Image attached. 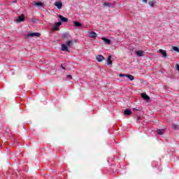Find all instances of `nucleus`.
I'll return each instance as SVG.
<instances>
[{"instance_id":"obj_1","label":"nucleus","mask_w":179,"mask_h":179,"mask_svg":"<svg viewBox=\"0 0 179 179\" xmlns=\"http://www.w3.org/2000/svg\"><path fill=\"white\" fill-rule=\"evenodd\" d=\"M61 24H62V22L61 21H59L58 22H55V25L52 27V30H54L55 31H57L58 30H59V26H61Z\"/></svg>"},{"instance_id":"obj_2","label":"nucleus","mask_w":179,"mask_h":179,"mask_svg":"<svg viewBox=\"0 0 179 179\" xmlns=\"http://www.w3.org/2000/svg\"><path fill=\"white\" fill-rule=\"evenodd\" d=\"M26 20V17L24 15H20L17 20H15L16 23H22V22H24Z\"/></svg>"},{"instance_id":"obj_3","label":"nucleus","mask_w":179,"mask_h":179,"mask_svg":"<svg viewBox=\"0 0 179 179\" xmlns=\"http://www.w3.org/2000/svg\"><path fill=\"white\" fill-rule=\"evenodd\" d=\"M41 34L38 32H32L27 34L28 37H40Z\"/></svg>"},{"instance_id":"obj_4","label":"nucleus","mask_w":179,"mask_h":179,"mask_svg":"<svg viewBox=\"0 0 179 179\" xmlns=\"http://www.w3.org/2000/svg\"><path fill=\"white\" fill-rule=\"evenodd\" d=\"M96 61H98V62H101L104 61V59H106L103 57V55H98L96 57Z\"/></svg>"},{"instance_id":"obj_5","label":"nucleus","mask_w":179,"mask_h":179,"mask_svg":"<svg viewBox=\"0 0 179 179\" xmlns=\"http://www.w3.org/2000/svg\"><path fill=\"white\" fill-rule=\"evenodd\" d=\"M103 8H107V6H108L109 8H114V6L113 5V3L110 2H104L103 3Z\"/></svg>"},{"instance_id":"obj_6","label":"nucleus","mask_w":179,"mask_h":179,"mask_svg":"<svg viewBox=\"0 0 179 179\" xmlns=\"http://www.w3.org/2000/svg\"><path fill=\"white\" fill-rule=\"evenodd\" d=\"M159 52H160V54H162V55L164 58H167V52H166V50L159 49Z\"/></svg>"},{"instance_id":"obj_7","label":"nucleus","mask_w":179,"mask_h":179,"mask_svg":"<svg viewBox=\"0 0 179 179\" xmlns=\"http://www.w3.org/2000/svg\"><path fill=\"white\" fill-rule=\"evenodd\" d=\"M55 6H56L57 9H61L62 8V2L61 1L55 2Z\"/></svg>"},{"instance_id":"obj_8","label":"nucleus","mask_w":179,"mask_h":179,"mask_svg":"<svg viewBox=\"0 0 179 179\" xmlns=\"http://www.w3.org/2000/svg\"><path fill=\"white\" fill-rule=\"evenodd\" d=\"M62 51H66L69 52V49H68V46L65 44H62Z\"/></svg>"},{"instance_id":"obj_9","label":"nucleus","mask_w":179,"mask_h":179,"mask_svg":"<svg viewBox=\"0 0 179 179\" xmlns=\"http://www.w3.org/2000/svg\"><path fill=\"white\" fill-rule=\"evenodd\" d=\"M59 19H60L61 22H68V18L62 16V15H59Z\"/></svg>"},{"instance_id":"obj_10","label":"nucleus","mask_w":179,"mask_h":179,"mask_svg":"<svg viewBox=\"0 0 179 179\" xmlns=\"http://www.w3.org/2000/svg\"><path fill=\"white\" fill-rule=\"evenodd\" d=\"M90 36L91 38H96V37H97V34L94 31H91Z\"/></svg>"},{"instance_id":"obj_11","label":"nucleus","mask_w":179,"mask_h":179,"mask_svg":"<svg viewBox=\"0 0 179 179\" xmlns=\"http://www.w3.org/2000/svg\"><path fill=\"white\" fill-rule=\"evenodd\" d=\"M66 45H67L69 48H71L73 46V41H68L66 42Z\"/></svg>"},{"instance_id":"obj_12","label":"nucleus","mask_w":179,"mask_h":179,"mask_svg":"<svg viewBox=\"0 0 179 179\" xmlns=\"http://www.w3.org/2000/svg\"><path fill=\"white\" fill-rule=\"evenodd\" d=\"M141 97H143V99L144 100H150V97H149V96H148V94H146L142 93L141 94Z\"/></svg>"},{"instance_id":"obj_13","label":"nucleus","mask_w":179,"mask_h":179,"mask_svg":"<svg viewBox=\"0 0 179 179\" xmlns=\"http://www.w3.org/2000/svg\"><path fill=\"white\" fill-rule=\"evenodd\" d=\"M157 134H158V135H163L164 134V129H157Z\"/></svg>"},{"instance_id":"obj_14","label":"nucleus","mask_w":179,"mask_h":179,"mask_svg":"<svg viewBox=\"0 0 179 179\" xmlns=\"http://www.w3.org/2000/svg\"><path fill=\"white\" fill-rule=\"evenodd\" d=\"M102 40L104 41L105 44L110 45L111 44V40L103 38Z\"/></svg>"},{"instance_id":"obj_15","label":"nucleus","mask_w":179,"mask_h":179,"mask_svg":"<svg viewBox=\"0 0 179 179\" xmlns=\"http://www.w3.org/2000/svg\"><path fill=\"white\" fill-rule=\"evenodd\" d=\"M124 115H131L132 114V111L131 110H125L124 112Z\"/></svg>"},{"instance_id":"obj_16","label":"nucleus","mask_w":179,"mask_h":179,"mask_svg":"<svg viewBox=\"0 0 179 179\" xmlns=\"http://www.w3.org/2000/svg\"><path fill=\"white\" fill-rule=\"evenodd\" d=\"M73 23L76 27H80L82 26V24L78 21H74Z\"/></svg>"},{"instance_id":"obj_17","label":"nucleus","mask_w":179,"mask_h":179,"mask_svg":"<svg viewBox=\"0 0 179 179\" xmlns=\"http://www.w3.org/2000/svg\"><path fill=\"white\" fill-rule=\"evenodd\" d=\"M136 54L138 55V57H143V51L138 50L136 52Z\"/></svg>"},{"instance_id":"obj_18","label":"nucleus","mask_w":179,"mask_h":179,"mask_svg":"<svg viewBox=\"0 0 179 179\" xmlns=\"http://www.w3.org/2000/svg\"><path fill=\"white\" fill-rule=\"evenodd\" d=\"M113 64V60H111V56H108L107 60V65H111Z\"/></svg>"},{"instance_id":"obj_19","label":"nucleus","mask_w":179,"mask_h":179,"mask_svg":"<svg viewBox=\"0 0 179 179\" xmlns=\"http://www.w3.org/2000/svg\"><path fill=\"white\" fill-rule=\"evenodd\" d=\"M35 6H44V3L41 2V1H38V2H36L34 3Z\"/></svg>"},{"instance_id":"obj_20","label":"nucleus","mask_w":179,"mask_h":179,"mask_svg":"<svg viewBox=\"0 0 179 179\" xmlns=\"http://www.w3.org/2000/svg\"><path fill=\"white\" fill-rule=\"evenodd\" d=\"M126 78H128L130 80H134L135 79L134 76L130 74H126Z\"/></svg>"},{"instance_id":"obj_21","label":"nucleus","mask_w":179,"mask_h":179,"mask_svg":"<svg viewBox=\"0 0 179 179\" xmlns=\"http://www.w3.org/2000/svg\"><path fill=\"white\" fill-rule=\"evenodd\" d=\"M148 5H150V6H151L152 8H153V6H155V0H151L148 2Z\"/></svg>"},{"instance_id":"obj_22","label":"nucleus","mask_w":179,"mask_h":179,"mask_svg":"<svg viewBox=\"0 0 179 179\" xmlns=\"http://www.w3.org/2000/svg\"><path fill=\"white\" fill-rule=\"evenodd\" d=\"M173 50L176 51V52H179V48H177L176 46L173 47Z\"/></svg>"},{"instance_id":"obj_23","label":"nucleus","mask_w":179,"mask_h":179,"mask_svg":"<svg viewBox=\"0 0 179 179\" xmlns=\"http://www.w3.org/2000/svg\"><path fill=\"white\" fill-rule=\"evenodd\" d=\"M120 78H124V76L127 77V74H122V73H120L119 75Z\"/></svg>"},{"instance_id":"obj_24","label":"nucleus","mask_w":179,"mask_h":179,"mask_svg":"<svg viewBox=\"0 0 179 179\" xmlns=\"http://www.w3.org/2000/svg\"><path fill=\"white\" fill-rule=\"evenodd\" d=\"M66 78H68L69 79H73V77L71 75H67Z\"/></svg>"},{"instance_id":"obj_25","label":"nucleus","mask_w":179,"mask_h":179,"mask_svg":"<svg viewBox=\"0 0 179 179\" xmlns=\"http://www.w3.org/2000/svg\"><path fill=\"white\" fill-rule=\"evenodd\" d=\"M143 2H145V3H148V0H142Z\"/></svg>"},{"instance_id":"obj_26","label":"nucleus","mask_w":179,"mask_h":179,"mask_svg":"<svg viewBox=\"0 0 179 179\" xmlns=\"http://www.w3.org/2000/svg\"><path fill=\"white\" fill-rule=\"evenodd\" d=\"M61 68H62V69H65V67H64V64H61Z\"/></svg>"},{"instance_id":"obj_27","label":"nucleus","mask_w":179,"mask_h":179,"mask_svg":"<svg viewBox=\"0 0 179 179\" xmlns=\"http://www.w3.org/2000/svg\"><path fill=\"white\" fill-rule=\"evenodd\" d=\"M10 129H6V132H10Z\"/></svg>"},{"instance_id":"obj_28","label":"nucleus","mask_w":179,"mask_h":179,"mask_svg":"<svg viewBox=\"0 0 179 179\" xmlns=\"http://www.w3.org/2000/svg\"><path fill=\"white\" fill-rule=\"evenodd\" d=\"M137 120H141V116H137Z\"/></svg>"},{"instance_id":"obj_29","label":"nucleus","mask_w":179,"mask_h":179,"mask_svg":"<svg viewBox=\"0 0 179 179\" xmlns=\"http://www.w3.org/2000/svg\"><path fill=\"white\" fill-rule=\"evenodd\" d=\"M176 68H177V70L179 71V65L178 64L177 65Z\"/></svg>"},{"instance_id":"obj_30","label":"nucleus","mask_w":179,"mask_h":179,"mask_svg":"<svg viewBox=\"0 0 179 179\" xmlns=\"http://www.w3.org/2000/svg\"><path fill=\"white\" fill-rule=\"evenodd\" d=\"M134 110H135L136 111H140L139 109L137 108H134Z\"/></svg>"},{"instance_id":"obj_31","label":"nucleus","mask_w":179,"mask_h":179,"mask_svg":"<svg viewBox=\"0 0 179 179\" xmlns=\"http://www.w3.org/2000/svg\"><path fill=\"white\" fill-rule=\"evenodd\" d=\"M173 129H177V126H173Z\"/></svg>"}]
</instances>
